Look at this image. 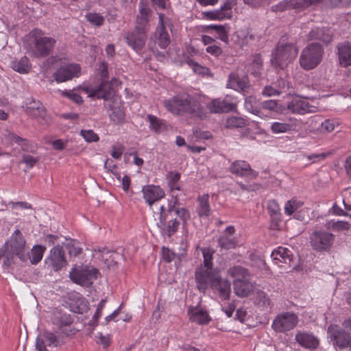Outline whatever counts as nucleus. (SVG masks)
<instances>
[{
    "label": "nucleus",
    "mask_w": 351,
    "mask_h": 351,
    "mask_svg": "<svg viewBox=\"0 0 351 351\" xmlns=\"http://www.w3.org/2000/svg\"><path fill=\"white\" fill-rule=\"evenodd\" d=\"M211 289L217 293L221 299H229L231 293V285L228 280L223 279L218 275L213 282Z\"/></svg>",
    "instance_id": "23"
},
{
    "label": "nucleus",
    "mask_w": 351,
    "mask_h": 351,
    "mask_svg": "<svg viewBox=\"0 0 351 351\" xmlns=\"http://www.w3.org/2000/svg\"><path fill=\"white\" fill-rule=\"evenodd\" d=\"M228 275L234 278V280L237 279L241 280L243 279L249 278V272L247 269H245L241 266H233L229 268L227 271Z\"/></svg>",
    "instance_id": "36"
},
{
    "label": "nucleus",
    "mask_w": 351,
    "mask_h": 351,
    "mask_svg": "<svg viewBox=\"0 0 351 351\" xmlns=\"http://www.w3.org/2000/svg\"><path fill=\"white\" fill-rule=\"evenodd\" d=\"M45 250V247L40 245L34 246L31 252L28 253L31 263L34 265L38 263L42 260Z\"/></svg>",
    "instance_id": "38"
},
{
    "label": "nucleus",
    "mask_w": 351,
    "mask_h": 351,
    "mask_svg": "<svg viewBox=\"0 0 351 351\" xmlns=\"http://www.w3.org/2000/svg\"><path fill=\"white\" fill-rule=\"evenodd\" d=\"M337 49L340 66L342 67L351 66V44L343 42L338 44Z\"/></svg>",
    "instance_id": "25"
},
{
    "label": "nucleus",
    "mask_w": 351,
    "mask_h": 351,
    "mask_svg": "<svg viewBox=\"0 0 351 351\" xmlns=\"http://www.w3.org/2000/svg\"><path fill=\"white\" fill-rule=\"evenodd\" d=\"M298 322V316L295 313L287 311L278 314L271 326L276 332L285 333L294 329Z\"/></svg>",
    "instance_id": "7"
},
{
    "label": "nucleus",
    "mask_w": 351,
    "mask_h": 351,
    "mask_svg": "<svg viewBox=\"0 0 351 351\" xmlns=\"http://www.w3.org/2000/svg\"><path fill=\"white\" fill-rule=\"evenodd\" d=\"M51 322L55 328L59 330L61 333L66 335L75 333V330L72 327L73 319L70 314L62 311H56L53 313Z\"/></svg>",
    "instance_id": "9"
},
{
    "label": "nucleus",
    "mask_w": 351,
    "mask_h": 351,
    "mask_svg": "<svg viewBox=\"0 0 351 351\" xmlns=\"http://www.w3.org/2000/svg\"><path fill=\"white\" fill-rule=\"evenodd\" d=\"M263 69V59L260 54H255L252 56V63L250 64L251 73L255 76L258 77L261 73Z\"/></svg>",
    "instance_id": "39"
},
{
    "label": "nucleus",
    "mask_w": 351,
    "mask_h": 351,
    "mask_svg": "<svg viewBox=\"0 0 351 351\" xmlns=\"http://www.w3.org/2000/svg\"><path fill=\"white\" fill-rule=\"evenodd\" d=\"M173 206L165 207L161 206L160 213H155L154 223L159 228L161 234L168 237L175 234L180 226V222L173 217Z\"/></svg>",
    "instance_id": "3"
},
{
    "label": "nucleus",
    "mask_w": 351,
    "mask_h": 351,
    "mask_svg": "<svg viewBox=\"0 0 351 351\" xmlns=\"http://www.w3.org/2000/svg\"><path fill=\"white\" fill-rule=\"evenodd\" d=\"M292 130V125L289 123L274 122L271 125V130L274 134L285 133Z\"/></svg>",
    "instance_id": "47"
},
{
    "label": "nucleus",
    "mask_w": 351,
    "mask_h": 351,
    "mask_svg": "<svg viewBox=\"0 0 351 351\" xmlns=\"http://www.w3.org/2000/svg\"><path fill=\"white\" fill-rule=\"evenodd\" d=\"M219 245L223 249L229 250L236 247V242L234 239L226 235L221 236L218 240Z\"/></svg>",
    "instance_id": "50"
},
{
    "label": "nucleus",
    "mask_w": 351,
    "mask_h": 351,
    "mask_svg": "<svg viewBox=\"0 0 351 351\" xmlns=\"http://www.w3.org/2000/svg\"><path fill=\"white\" fill-rule=\"evenodd\" d=\"M151 13L152 11L148 8L147 3L143 1H141L139 3V14L137 16L149 19Z\"/></svg>",
    "instance_id": "59"
},
{
    "label": "nucleus",
    "mask_w": 351,
    "mask_h": 351,
    "mask_svg": "<svg viewBox=\"0 0 351 351\" xmlns=\"http://www.w3.org/2000/svg\"><path fill=\"white\" fill-rule=\"evenodd\" d=\"M80 71L78 64H68L61 66L54 73V78L57 82H64L76 77Z\"/></svg>",
    "instance_id": "18"
},
{
    "label": "nucleus",
    "mask_w": 351,
    "mask_h": 351,
    "mask_svg": "<svg viewBox=\"0 0 351 351\" xmlns=\"http://www.w3.org/2000/svg\"><path fill=\"white\" fill-rule=\"evenodd\" d=\"M328 333L333 345L341 349L351 346V336L344 329L337 325H330L328 328Z\"/></svg>",
    "instance_id": "12"
},
{
    "label": "nucleus",
    "mask_w": 351,
    "mask_h": 351,
    "mask_svg": "<svg viewBox=\"0 0 351 351\" xmlns=\"http://www.w3.org/2000/svg\"><path fill=\"white\" fill-rule=\"evenodd\" d=\"M208 29H214L219 34V38L228 43V36L225 29V27L221 25H211L208 26Z\"/></svg>",
    "instance_id": "53"
},
{
    "label": "nucleus",
    "mask_w": 351,
    "mask_h": 351,
    "mask_svg": "<svg viewBox=\"0 0 351 351\" xmlns=\"http://www.w3.org/2000/svg\"><path fill=\"white\" fill-rule=\"evenodd\" d=\"M232 2L230 0H226L221 6L220 9L204 12L202 14L206 19L210 20L222 21L229 19L232 17Z\"/></svg>",
    "instance_id": "15"
},
{
    "label": "nucleus",
    "mask_w": 351,
    "mask_h": 351,
    "mask_svg": "<svg viewBox=\"0 0 351 351\" xmlns=\"http://www.w3.org/2000/svg\"><path fill=\"white\" fill-rule=\"evenodd\" d=\"M56 44V40L45 36V32L38 28L33 29L23 38V46L27 53L34 58L50 55Z\"/></svg>",
    "instance_id": "2"
},
{
    "label": "nucleus",
    "mask_w": 351,
    "mask_h": 351,
    "mask_svg": "<svg viewBox=\"0 0 351 351\" xmlns=\"http://www.w3.org/2000/svg\"><path fill=\"white\" fill-rule=\"evenodd\" d=\"M61 342L60 336H57L51 331L45 330L38 335L36 348L38 351H50V348L60 346Z\"/></svg>",
    "instance_id": "11"
},
{
    "label": "nucleus",
    "mask_w": 351,
    "mask_h": 351,
    "mask_svg": "<svg viewBox=\"0 0 351 351\" xmlns=\"http://www.w3.org/2000/svg\"><path fill=\"white\" fill-rule=\"evenodd\" d=\"M203 257H204V265L203 267L206 269L213 268V259L215 250L212 248L207 247L202 250Z\"/></svg>",
    "instance_id": "44"
},
{
    "label": "nucleus",
    "mask_w": 351,
    "mask_h": 351,
    "mask_svg": "<svg viewBox=\"0 0 351 351\" xmlns=\"http://www.w3.org/2000/svg\"><path fill=\"white\" fill-rule=\"evenodd\" d=\"M86 18L88 21L96 26H101L104 21V17L97 13H89L86 14Z\"/></svg>",
    "instance_id": "56"
},
{
    "label": "nucleus",
    "mask_w": 351,
    "mask_h": 351,
    "mask_svg": "<svg viewBox=\"0 0 351 351\" xmlns=\"http://www.w3.org/2000/svg\"><path fill=\"white\" fill-rule=\"evenodd\" d=\"M147 34L136 29L128 32L125 36L127 44L136 51H141L145 46L147 40Z\"/></svg>",
    "instance_id": "16"
},
{
    "label": "nucleus",
    "mask_w": 351,
    "mask_h": 351,
    "mask_svg": "<svg viewBox=\"0 0 351 351\" xmlns=\"http://www.w3.org/2000/svg\"><path fill=\"white\" fill-rule=\"evenodd\" d=\"M105 106L110 110L109 114L110 119L117 123H121L125 117V112L123 109L121 101L118 98H114L112 101H110Z\"/></svg>",
    "instance_id": "21"
},
{
    "label": "nucleus",
    "mask_w": 351,
    "mask_h": 351,
    "mask_svg": "<svg viewBox=\"0 0 351 351\" xmlns=\"http://www.w3.org/2000/svg\"><path fill=\"white\" fill-rule=\"evenodd\" d=\"M93 252L95 254H98L99 258H101L104 264L108 267H114L117 264V257L121 255L116 251L110 250L107 247H95Z\"/></svg>",
    "instance_id": "24"
},
{
    "label": "nucleus",
    "mask_w": 351,
    "mask_h": 351,
    "mask_svg": "<svg viewBox=\"0 0 351 351\" xmlns=\"http://www.w3.org/2000/svg\"><path fill=\"white\" fill-rule=\"evenodd\" d=\"M339 126V122L334 119H326L320 125L319 130L322 133H330Z\"/></svg>",
    "instance_id": "46"
},
{
    "label": "nucleus",
    "mask_w": 351,
    "mask_h": 351,
    "mask_svg": "<svg viewBox=\"0 0 351 351\" xmlns=\"http://www.w3.org/2000/svg\"><path fill=\"white\" fill-rule=\"evenodd\" d=\"M246 125V121L238 117H230L227 118L226 127L227 128H243Z\"/></svg>",
    "instance_id": "45"
},
{
    "label": "nucleus",
    "mask_w": 351,
    "mask_h": 351,
    "mask_svg": "<svg viewBox=\"0 0 351 351\" xmlns=\"http://www.w3.org/2000/svg\"><path fill=\"white\" fill-rule=\"evenodd\" d=\"M335 238L332 233L316 228L309 237V243L313 250L328 252L334 245Z\"/></svg>",
    "instance_id": "6"
},
{
    "label": "nucleus",
    "mask_w": 351,
    "mask_h": 351,
    "mask_svg": "<svg viewBox=\"0 0 351 351\" xmlns=\"http://www.w3.org/2000/svg\"><path fill=\"white\" fill-rule=\"evenodd\" d=\"M310 210L307 208H302V206L298 210L294 215V218L301 221H305L309 215Z\"/></svg>",
    "instance_id": "62"
},
{
    "label": "nucleus",
    "mask_w": 351,
    "mask_h": 351,
    "mask_svg": "<svg viewBox=\"0 0 351 351\" xmlns=\"http://www.w3.org/2000/svg\"><path fill=\"white\" fill-rule=\"evenodd\" d=\"M311 107L308 101L302 99H293L287 104L288 110L301 114L311 112Z\"/></svg>",
    "instance_id": "30"
},
{
    "label": "nucleus",
    "mask_w": 351,
    "mask_h": 351,
    "mask_svg": "<svg viewBox=\"0 0 351 351\" xmlns=\"http://www.w3.org/2000/svg\"><path fill=\"white\" fill-rule=\"evenodd\" d=\"M271 256L277 265L278 263L288 264L292 261L293 254L287 248L279 247L271 252Z\"/></svg>",
    "instance_id": "32"
},
{
    "label": "nucleus",
    "mask_w": 351,
    "mask_h": 351,
    "mask_svg": "<svg viewBox=\"0 0 351 351\" xmlns=\"http://www.w3.org/2000/svg\"><path fill=\"white\" fill-rule=\"evenodd\" d=\"M262 108L265 110L273 111L275 112H281L283 110L282 106L276 100H267L262 103Z\"/></svg>",
    "instance_id": "49"
},
{
    "label": "nucleus",
    "mask_w": 351,
    "mask_h": 351,
    "mask_svg": "<svg viewBox=\"0 0 351 351\" xmlns=\"http://www.w3.org/2000/svg\"><path fill=\"white\" fill-rule=\"evenodd\" d=\"M228 86L234 90L245 91L248 87V77H240L237 73H231L229 75Z\"/></svg>",
    "instance_id": "31"
},
{
    "label": "nucleus",
    "mask_w": 351,
    "mask_h": 351,
    "mask_svg": "<svg viewBox=\"0 0 351 351\" xmlns=\"http://www.w3.org/2000/svg\"><path fill=\"white\" fill-rule=\"evenodd\" d=\"M25 111L34 117L42 119H44L46 114L43 105L39 101L35 100H32L27 104Z\"/></svg>",
    "instance_id": "34"
},
{
    "label": "nucleus",
    "mask_w": 351,
    "mask_h": 351,
    "mask_svg": "<svg viewBox=\"0 0 351 351\" xmlns=\"http://www.w3.org/2000/svg\"><path fill=\"white\" fill-rule=\"evenodd\" d=\"M142 192L143 193V197L150 206L155 202L160 200L165 196V191L159 186H144L142 189Z\"/></svg>",
    "instance_id": "22"
},
{
    "label": "nucleus",
    "mask_w": 351,
    "mask_h": 351,
    "mask_svg": "<svg viewBox=\"0 0 351 351\" xmlns=\"http://www.w3.org/2000/svg\"><path fill=\"white\" fill-rule=\"evenodd\" d=\"M45 262L54 271H58L65 267L67 265V261L62 247L58 245L51 248Z\"/></svg>",
    "instance_id": "10"
},
{
    "label": "nucleus",
    "mask_w": 351,
    "mask_h": 351,
    "mask_svg": "<svg viewBox=\"0 0 351 351\" xmlns=\"http://www.w3.org/2000/svg\"><path fill=\"white\" fill-rule=\"evenodd\" d=\"M209 196L205 194L198 197L199 208L197 213L200 217H208L210 215V205L208 202Z\"/></svg>",
    "instance_id": "37"
},
{
    "label": "nucleus",
    "mask_w": 351,
    "mask_h": 351,
    "mask_svg": "<svg viewBox=\"0 0 351 351\" xmlns=\"http://www.w3.org/2000/svg\"><path fill=\"white\" fill-rule=\"evenodd\" d=\"M177 199H176L173 202H169L167 206H173V217H178L184 223L190 218V214L188 210L184 208H177L176 204Z\"/></svg>",
    "instance_id": "40"
},
{
    "label": "nucleus",
    "mask_w": 351,
    "mask_h": 351,
    "mask_svg": "<svg viewBox=\"0 0 351 351\" xmlns=\"http://www.w3.org/2000/svg\"><path fill=\"white\" fill-rule=\"evenodd\" d=\"M295 340L300 346L308 350H315L319 344L317 337L305 331H298L295 334Z\"/></svg>",
    "instance_id": "17"
},
{
    "label": "nucleus",
    "mask_w": 351,
    "mask_h": 351,
    "mask_svg": "<svg viewBox=\"0 0 351 351\" xmlns=\"http://www.w3.org/2000/svg\"><path fill=\"white\" fill-rule=\"evenodd\" d=\"M25 243L21 231L16 230L11 235L10 240L6 242V244H9L13 254H15L21 260L25 261Z\"/></svg>",
    "instance_id": "14"
},
{
    "label": "nucleus",
    "mask_w": 351,
    "mask_h": 351,
    "mask_svg": "<svg viewBox=\"0 0 351 351\" xmlns=\"http://www.w3.org/2000/svg\"><path fill=\"white\" fill-rule=\"evenodd\" d=\"M80 134L88 143L97 142L99 140V136L92 130H82Z\"/></svg>",
    "instance_id": "54"
},
{
    "label": "nucleus",
    "mask_w": 351,
    "mask_h": 351,
    "mask_svg": "<svg viewBox=\"0 0 351 351\" xmlns=\"http://www.w3.org/2000/svg\"><path fill=\"white\" fill-rule=\"evenodd\" d=\"M149 19L136 16V25L134 29L142 32L147 33L149 29Z\"/></svg>",
    "instance_id": "52"
},
{
    "label": "nucleus",
    "mask_w": 351,
    "mask_h": 351,
    "mask_svg": "<svg viewBox=\"0 0 351 351\" xmlns=\"http://www.w3.org/2000/svg\"><path fill=\"white\" fill-rule=\"evenodd\" d=\"M155 38L156 43L161 49H165L170 43L169 35L165 27H157Z\"/></svg>",
    "instance_id": "35"
},
{
    "label": "nucleus",
    "mask_w": 351,
    "mask_h": 351,
    "mask_svg": "<svg viewBox=\"0 0 351 351\" xmlns=\"http://www.w3.org/2000/svg\"><path fill=\"white\" fill-rule=\"evenodd\" d=\"M270 298L262 291H258L256 293L255 302L262 306H269L270 305Z\"/></svg>",
    "instance_id": "51"
},
{
    "label": "nucleus",
    "mask_w": 351,
    "mask_h": 351,
    "mask_svg": "<svg viewBox=\"0 0 351 351\" xmlns=\"http://www.w3.org/2000/svg\"><path fill=\"white\" fill-rule=\"evenodd\" d=\"M256 98L254 96L250 95L246 97L244 105L247 110L252 112V114L261 117L262 112L261 110L256 108Z\"/></svg>",
    "instance_id": "42"
},
{
    "label": "nucleus",
    "mask_w": 351,
    "mask_h": 351,
    "mask_svg": "<svg viewBox=\"0 0 351 351\" xmlns=\"http://www.w3.org/2000/svg\"><path fill=\"white\" fill-rule=\"evenodd\" d=\"M114 93L115 90L113 86H112V84L108 83V82L103 81L99 88L91 90L89 93V96L98 99H104L108 103L114 99Z\"/></svg>",
    "instance_id": "19"
},
{
    "label": "nucleus",
    "mask_w": 351,
    "mask_h": 351,
    "mask_svg": "<svg viewBox=\"0 0 351 351\" xmlns=\"http://www.w3.org/2000/svg\"><path fill=\"white\" fill-rule=\"evenodd\" d=\"M38 161L39 158L38 157H34L26 154L22 156L21 162L25 164L29 168H32Z\"/></svg>",
    "instance_id": "58"
},
{
    "label": "nucleus",
    "mask_w": 351,
    "mask_h": 351,
    "mask_svg": "<svg viewBox=\"0 0 351 351\" xmlns=\"http://www.w3.org/2000/svg\"><path fill=\"white\" fill-rule=\"evenodd\" d=\"M13 69L20 73H27L31 68L29 60L26 56L22 57L17 62L13 64Z\"/></svg>",
    "instance_id": "41"
},
{
    "label": "nucleus",
    "mask_w": 351,
    "mask_h": 351,
    "mask_svg": "<svg viewBox=\"0 0 351 351\" xmlns=\"http://www.w3.org/2000/svg\"><path fill=\"white\" fill-rule=\"evenodd\" d=\"M166 108L173 114H188L191 117L204 119L207 112L200 103L188 94L178 95L171 99L165 100Z\"/></svg>",
    "instance_id": "1"
},
{
    "label": "nucleus",
    "mask_w": 351,
    "mask_h": 351,
    "mask_svg": "<svg viewBox=\"0 0 351 351\" xmlns=\"http://www.w3.org/2000/svg\"><path fill=\"white\" fill-rule=\"evenodd\" d=\"M262 94L267 97H271L274 95H279L281 94V90L277 89L271 86H266L263 90Z\"/></svg>",
    "instance_id": "63"
},
{
    "label": "nucleus",
    "mask_w": 351,
    "mask_h": 351,
    "mask_svg": "<svg viewBox=\"0 0 351 351\" xmlns=\"http://www.w3.org/2000/svg\"><path fill=\"white\" fill-rule=\"evenodd\" d=\"M267 208L271 217V228L279 230L282 215L278 202L275 199L269 200Z\"/></svg>",
    "instance_id": "26"
},
{
    "label": "nucleus",
    "mask_w": 351,
    "mask_h": 351,
    "mask_svg": "<svg viewBox=\"0 0 351 351\" xmlns=\"http://www.w3.org/2000/svg\"><path fill=\"white\" fill-rule=\"evenodd\" d=\"M187 62L192 66L193 71L198 74L206 75L209 72V69L208 68L199 65L193 60H189Z\"/></svg>",
    "instance_id": "57"
},
{
    "label": "nucleus",
    "mask_w": 351,
    "mask_h": 351,
    "mask_svg": "<svg viewBox=\"0 0 351 351\" xmlns=\"http://www.w3.org/2000/svg\"><path fill=\"white\" fill-rule=\"evenodd\" d=\"M303 206V202L293 198L289 200L285 206V213L288 215L296 213L298 209Z\"/></svg>",
    "instance_id": "43"
},
{
    "label": "nucleus",
    "mask_w": 351,
    "mask_h": 351,
    "mask_svg": "<svg viewBox=\"0 0 351 351\" xmlns=\"http://www.w3.org/2000/svg\"><path fill=\"white\" fill-rule=\"evenodd\" d=\"M230 171L237 176L256 178L257 173L254 171L250 165L244 160H236L230 167Z\"/></svg>",
    "instance_id": "20"
},
{
    "label": "nucleus",
    "mask_w": 351,
    "mask_h": 351,
    "mask_svg": "<svg viewBox=\"0 0 351 351\" xmlns=\"http://www.w3.org/2000/svg\"><path fill=\"white\" fill-rule=\"evenodd\" d=\"M298 53V49L293 43H278L272 53L271 64L276 69H284L291 63Z\"/></svg>",
    "instance_id": "5"
},
{
    "label": "nucleus",
    "mask_w": 351,
    "mask_h": 351,
    "mask_svg": "<svg viewBox=\"0 0 351 351\" xmlns=\"http://www.w3.org/2000/svg\"><path fill=\"white\" fill-rule=\"evenodd\" d=\"M332 34L329 29L317 27L312 29L308 34V39L310 40H319L324 44L331 42Z\"/></svg>",
    "instance_id": "29"
},
{
    "label": "nucleus",
    "mask_w": 351,
    "mask_h": 351,
    "mask_svg": "<svg viewBox=\"0 0 351 351\" xmlns=\"http://www.w3.org/2000/svg\"><path fill=\"white\" fill-rule=\"evenodd\" d=\"M287 9H291L289 0L282 1L271 7V10L276 12H283Z\"/></svg>",
    "instance_id": "61"
},
{
    "label": "nucleus",
    "mask_w": 351,
    "mask_h": 351,
    "mask_svg": "<svg viewBox=\"0 0 351 351\" xmlns=\"http://www.w3.org/2000/svg\"><path fill=\"white\" fill-rule=\"evenodd\" d=\"M207 108L211 113H222L233 110L235 105L226 99H215L208 104Z\"/></svg>",
    "instance_id": "28"
},
{
    "label": "nucleus",
    "mask_w": 351,
    "mask_h": 351,
    "mask_svg": "<svg viewBox=\"0 0 351 351\" xmlns=\"http://www.w3.org/2000/svg\"><path fill=\"white\" fill-rule=\"evenodd\" d=\"M97 274L98 271L95 268H73L70 271L69 277L77 285L89 287L93 284V280L97 279Z\"/></svg>",
    "instance_id": "8"
},
{
    "label": "nucleus",
    "mask_w": 351,
    "mask_h": 351,
    "mask_svg": "<svg viewBox=\"0 0 351 351\" xmlns=\"http://www.w3.org/2000/svg\"><path fill=\"white\" fill-rule=\"evenodd\" d=\"M162 254L163 259L167 263L172 261L176 256L173 252L165 247H162Z\"/></svg>",
    "instance_id": "64"
},
{
    "label": "nucleus",
    "mask_w": 351,
    "mask_h": 351,
    "mask_svg": "<svg viewBox=\"0 0 351 351\" xmlns=\"http://www.w3.org/2000/svg\"><path fill=\"white\" fill-rule=\"evenodd\" d=\"M291 9L301 12L308 8L306 0H289Z\"/></svg>",
    "instance_id": "55"
},
{
    "label": "nucleus",
    "mask_w": 351,
    "mask_h": 351,
    "mask_svg": "<svg viewBox=\"0 0 351 351\" xmlns=\"http://www.w3.org/2000/svg\"><path fill=\"white\" fill-rule=\"evenodd\" d=\"M147 119L149 121L150 126L156 132H160L165 128V123L156 116L149 114Z\"/></svg>",
    "instance_id": "48"
},
{
    "label": "nucleus",
    "mask_w": 351,
    "mask_h": 351,
    "mask_svg": "<svg viewBox=\"0 0 351 351\" xmlns=\"http://www.w3.org/2000/svg\"><path fill=\"white\" fill-rule=\"evenodd\" d=\"M332 227L333 229L337 230H348L350 228V225L347 221H338L336 222H332V223H328V228Z\"/></svg>",
    "instance_id": "60"
},
{
    "label": "nucleus",
    "mask_w": 351,
    "mask_h": 351,
    "mask_svg": "<svg viewBox=\"0 0 351 351\" xmlns=\"http://www.w3.org/2000/svg\"><path fill=\"white\" fill-rule=\"evenodd\" d=\"M218 274L214 273L212 269H206L199 267L195 271V282L197 288L204 292L208 287L212 286L213 282L217 277Z\"/></svg>",
    "instance_id": "13"
},
{
    "label": "nucleus",
    "mask_w": 351,
    "mask_h": 351,
    "mask_svg": "<svg viewBox=\"0 0 351 351\" xmlns=\"http://www.w3.org/2000/svg\"><path fill=\"white\" fill-rule=\"evenodd\" d=\"M249 278L243 279L241 280L237 279L233 281L234 292L240 297H247L254 290V285L249 281Z\"/></svg>",
    "instance_id": "27"
},
{
    "label": "nucleus",
    "mask_w": 351,
    "mask_h": 351,
    "mask_svg": "<svg viewBox=\"0 0 351 351\" xmlns=\"http://www.w3.org/2000/svg\"><path fill=\"white\" fill-rule=\"evenodd\" d=\"M188 313L191 321L199 324H208L210 321L208 313L198 308L190 307Z\"/></svg>",
    "instance_id": "33"
},
{
    "label": "nucleus",
    "mask_w": 351,
    "mask_h": 351,
    "mask_svg": "<svg viewBox=\"0 0 351 351\" xmlns=\"http://www.w3.org/2000/svg\"><path fill=\"white\" fill-rule=\"evenodd\" d=\"M324 54L322 45L317 43H309L301 51L300 66L305 71L314 69L322 62Z\"/></svg>",
    "instance_id": "4"
}]
</instances>
